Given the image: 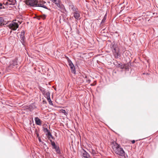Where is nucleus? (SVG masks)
I'll list each match as a JSON object with an SVG mask.
<instances>
[{
	"label": "nucleus",
	"instance_id": "nucleus-1",
	"mask_svg": "<svg viewBox=\"0 0 158 158\" xmlns=\"http://www.w3.org/2000/svg\"><path fill=\"white\" fill-rule=\"evenodd\" d=\"M46 2L43 1L38 0H26L25 4L27 5L31 6H38L48 9L45 5Z\"/></svg>",
	"mask_w": 158,
	"mask_h": 158
},
{
	"label": "nucleus",
	"instance_id": "nucleus-2",
	"mask_svg": "<svg viewBox=\"0 0 158 158\" xmlns=\"http://www.w3.org/2000/svg\"><path fill=\"white\" fill-rule=\"evenodd\" d=\"M112 148L114 151L117 154L123 156L124 155L125 152L120 146L116 143H113Z\"/></svg>",
	"mask_w": 158,
	"mask_h": 158
},
{
	"label": "nucleus",
	"instance_id": "nucleus-3",
	"mask_svg": "<svg viewBox=\"0 0 158 158\" xmlns=\"http://www.w3.org/2000/svg\"><path fill=\"white\" fill-rule=\"evenodd\" d=\"M112 52L115 58H118L120 55L119 52L120 50L118 46L116 45L113 44L112 45Z\"/></svg>",
	"mask_w": 158,
	"mask_h": 158
},
{
	"label": "nucleus",
	"instance_id": "nucleus-4",
	"mask_svg": "<svg viewBox=\"0 0 158 158\" xmlns=\"http://www.w3.org/2000/svg\"><path fill=\"white\" fill-rule=\"evenodd\" d=\"M17 62L14 60H12L10 61L8 65L6 67V69L7 71L12 70L17 67Z\"/></svg>",
	"mask_w": 158,
	"mask_h": 158
},
{
	"label": "nucleus",
	"instance_id": "nucleus-5",
	"mask_svg": "<svg viewBox=\"0 0 158 158\" xmlns=\"http://www.w3.org/2000/svg\"><path fill=\"white\" fill-rule=\"evenodd\" d=\"M19 27V25L16 22L13 21L9 25V27L12 30L15 31Z\"/></svg>",
	"mask_w": 158,
	"mask_h": 158
},
{
	"label": "nucleus",
	"instance_id": "nucleus-6",
	"mask_svg": "<svg viewBox=\"0 0 158 158\" xmlns=\"http://www.w3.org/2000/svg\"><path fill=\"white\" fill-rule=\"evenodd\" d=\"M53 2L55 3L56 5L61 10H63L64 8V6L62 4L60 0H55Z\"/></svg>",
	"mask_w": 158,
	"mask_h": 158
},
{
	"label": "nucleus",
	"instance_id": "nucleus-7",
	"mask_svg": "<svg viewBox=\"0 0 158 158\" xmlns=\"http://www.w3.org/2000/svg\"><path fill=\"white\" fill-rule=\"evenodd\" d=\"M25 31H24L23 30L20 35V41L22 43V44L25 46Z\"/></svg>",
	"mask_w": 158,
	"mask_h": 158
},
{
	"label": "nucleus",
	"instance_id": "nucleus-8",
	"mask_svg": "<svg viewBox=\"0 0 158 158\" xmlns=\"http://www.w3.org/2000/svg\"><path fill=\"white\" fill-rule=\"evenodd\" d=\"M88 150L91 153L92 156H96L97 154V152L96 148L94 147H89Z\"/></svg>",
	"mask_w": 158,
	"mask_h": 158
},
{
	"label": "nucleus",
	"instance_id": "nucleus-9",
	"mask_svg": "<svg viewBox=\"0 0 158 158\" xmlns=\"http://www.w3.org/2000/svg\"><path fill=\"white\" fill-rule=\"evenodd\" d=\"M68 62L69 63V64L70 66V68L71 69V71L72 73H74L75 72V69L74 67V66L73 64L71 61L70 60H68Z\"/></svg>",
	"mask_w": 158,
	"mask_h": 158
},
{
	"label": "nucleus",
	"instance_id": "nucleus-10",
	"mask_svg": "<svg viewBox=\"0 0 158 158\" xmlns=\"http://www.w3.org/2000/svg\"><path fill=\"white\" fill-rule=\"evenodd\" d=\"M73 15L74 17L76 19L78 20L80 19V12L78 10L73 13Z\"/></svg>",
	"mask_w": 158,
	"mask_h": 158
},
{
	"label": "nucleus",
	"instance_id": "nucleus-11",
	"mask_svg": "<svg viewBox=\"0 0 158 158\" xmlns=\"http://www.w3.org/2000/svg\"><path fill=\"white\" fill-rule=\"evenodd\" d=\"M82 156L84 158H91L89 154L85 150H83L81 152Z\"/></svg>",
	"mask_w": 158,
	"mask_h": 158
},
{
	"label": "nucleus",
	"instance_id": "nucleus-12",
	"mask_svg": "<svg viewBox=\"0 0 158 158\" xmlns=\"http://www.w3.org/2000/svg\"><path fill=\"white\" fill-rule=\"evenodd\" d=\"M69 8L70 10H72V13L78 10L77 8L75 6L73 5H69Z\"/></svg>",
	"mask_w": 158,
	"mask_h": 158
},
{
	"label": "nucleus",
	"instance_id": "nucleus-13",
	"mask_svg": "<svg viewBox=\"0 0 158 158\" xmlns=\"http://www.w3.org/2000/svg\"><path fill=\"white\" fill-rule=\"evenodd\" d=\"M69 8L70 10H72V13L78 10L77 8L75 6L73 5H69Z\"/></svg>",
	"mask_w": 158,
	"mask_h": 158
},
{
	"label": "nucleus",
	"instance_id": "nucleus-14",
	"mask_svg": "<svg viewBox=\"0 0 158 158\" xmlns=\"http://www.w3.org/2000/svg\"><path fill=\"white\" fill-rule=\"evenodd\" d=\"M0 61L2 63L5 64L7 62V60L6 57H2L0 58Z\"/></svg>",
	"mask_w": 158,
	"mask_h": 158
},
{
	"label": "nucleus",
	"instance_id": "nucleus-15",
	"mask_svg": "<svg viewBox=\"0 0 158 158\" xmlns=\"http://www.w3.org/2000/svg\"><path fill=\"white\" fill-rule=\"evenodd\" d=\"M35 123L38 125H40L41 124V122L40 120L37 117L35 118Z\"/></svg>",
	"mask_w": 158,
	"mask_h": 158
},
{
	"label": "nucleus",
	"instance_id": "nucleus-16",
	"mask_svg": "<svg viewBox=\"0 0 158 158\" xmlns=\"http://www.w3.org/2000/svg\"><path fill=\"white\" fill-rule=\"evenodd\" d=\"M53 148L55 149L57 153L58 154H60V150L58 146L55 145V146L53 147Z\"/></svg>",
	"mask_w": 158,
	"mask_h": 158
},
{
	"label": "nucleus",
	"instance_id": "nucleus-17",
	"mask_svg": "<svg viewBox=\"0 0 158 158\" xmlns=\"http://www.w3.org/2000/svg\"><path fill=\"white\" fill-rule=\"evenodd\" d=\"M4 19L2 17H0V26H1L3 23Z\"/></svg>",
	"mask_w": 158,
	"mask_h": 158
},
{
	"label": "nucleus",
	"instance_id": "nucleus-18",
	"mask_svg": "<svg viewBox=\"0 0 158 158\" xmlns=\"http://www.w3.org/2000/svg\"><path fill=\"white\" fill-rule=\"evenodd\" d=\"M50 94L49 92H47L46 93V96H45L47 99L50 98Z\"/></svg>",
	"mask_w": 158,
	"mask_h": 158
},
{
	"label": "nucleus",
	"instance_id": "nucleus-19",
	"mask_svg": "<svg viewBox=\"0 0 158 158\" xmlns=\"http://www.w3.org/2000/svg\"><path fill=\"white\" fill-rule=\"evenodd\" d=\"M106 15H105L104 16L103 19H102V22H101V24H102L103 23H104L105 21V20H106Z\"/></svg>",
	"mask_w": 158,
	"mask_h": 158
},
{
	"label": "nucleus",
	"instance_id": "nucleus-20",
	"mask_svg": "<svg viewBox=\"0 0 158 158\" xmlns=\"http://www.w3.org/2000/svg\"><path fill=\"white\" fill-rule=\"evenodd\" d=\"M50 141L51 143V145L52 147L53 146H55L56 145L54 141H52V140H50Z\"/></svg>",
	"mask_w": 158,
	"mask_h": 158
},
{
	"label": "nucleus",
	"instance_id": "nucleus-21",
	"mask_svg": "<svg viewBox=\"0 0 158 158\" xmlns=\"http://www.w3.org/2000/svg\"><path fill=\"white\" fill-rule=\"evenodd\" d=\"M47 99L48 101L49 102V104L50 105H52L53 104L52 103V102L51 101L50 98Z\"/></svg>",
	"mask_w": 158,
	"mask_h": 158
},
{
	"label": "nucleus",
	"instance_id": "nucleus-22",
	"mask_svg": "<svg viewBox=\"0 0 158 158\" xmlns=\"http://www.w3.org/2000/svg\"><path fill=\"white\" fill-rule=\"evenodd\" d=\"M47 99L48 101L49 102V104L50 105H52L53 104L52 103V102L51 101L50 98Z\"/></svg>",
	"mask_w": 158,
	"mask_h": 158
},
{
	"label": "nucleus",
	"instance_id": "nucleus-23",
	"mask_svg": "<svg viewBox=\"0 0 158 158\" xmlns=\"http://www.w3.org/2000/svg\"><path fill=\"white\" fill-rule=\"evenodd\" d=\"M38 139H39V140L40 142V143H42L43 145H46L45 143H44V142H42L41 140V138H40V137H39L38 138Z\"/></svg>",
	"mask_w": 158,
	"mask_h": 158
},
{
	"label": "nucleus",
	"instance_id": "nucleus-24",
	"mask_svg": "<svg viewBox=\"0 0 158 158\" xmlns=\"http://www.w3.org/2000/svg\"><path fill=\"white\" fill-rule=\"evenodd\" d=\"M46 15H42L41 16V18L43 19H44L46 18Z\"/></svg>",
	"mask_w": 158,
	"mask_h": 158
},
{
	"label": "nucleus",
	"instance_id": "nucleus-25",
	"mask_svg": "<svg viewBox=\"0 0 158 158\" xmlns=\"http://www.w3.org/2000/svg\"><path fill=\"white\" fill-rule=\"evenodd\" d=\"M119 67H120V68L123 69L124 68V66L122 64V63L119 64Z\"/></svg>",
	"mask_w": 158,
	"mask_h": 158
},
{
	"label": "nucleus",
	"instance_id": "nucleus-26",
	"mask_svg": "<svg viewBox=\"0 0 158 158\" xmlns=\"http://www.w3.org/2000/svg\"><path fill=\"white\" fill-rule=\"evenodd\" d=\"M43 130L45 132H47L49 131L46 128H44Z\"/></svg>",
	"mask_w": 158,
	"mask_h": 158
},
{
	"label": "nucleus",
	"instance_id": "nucleus-27",
	"mask_svg": "<svg viewBox=\"0 0 158 158\" xmlns=\"http://www.w3.org/2000/svg\"><path fill=\"white\" fill-rule=\"evenodd\" d=\"M86 78H87V76H86L85 78V79L86 81H87V82L88 83H89L91 81L89 79H88V80H87L86 79Z\"/></svg>",
	"mask_w": 158,
	"mask_h": 158
},
{
	"label": "nucleus",
	"instance_id": "nucleus-28",
	"mask_svg": "<svg viewBox=\"0 0 158 158\" xmlns=\"http://www.w3.org/2000/svg\"><path fill=\"white\" fill-rule=\"evenodd\" d=\"M47 132V135L48 136H52V134L49 131H48Z\"/></svg>",
	"mask_w": 158,
	"mask_h": 158
},
{
	"label": "nucleus",
	"instance_id": "nucleus-29",
	"mask_svg": "<svg viewBox=\"0 0 158 158\" xmlns=\"http://www.w3.org/2000/svg\"><path fill=\"white\" fill-rule=\"evenodd\" d=\"M3 8V6H2V5L1 3H0V9Z\"/></svg>",
	"mask_w": 158,
	"mask_h": 158
},
{
	"label": "nucleus",
	"instance_id": "nucleus-30",
	"mask_svg": "<svg viewBox=\"0 0 158 158\" xmlns=\"http://www.w3.org/2000/svg\"><path fill=\"white\" fill-rule=\"evenodd\" d=\"M61 112L62 113H66V111L62 109Z\"/></svg>",
	"mask_w": 158,
	"mask_h": 158
},
{
	"label": "nucleus",
	"instance_id": "nucleus-31",
	"mask_svg": "<svg viewBox=\"0 0 158 158\" xmlns=\"http://www.w3.org/2000/svg\"><path fill=\"white\" fill-rule=\"evenodd\" d=\"M131 142L132 143H134L135 142V140H133Z\"/></svg>",
	"mask_w": 158,
	"mask_h": 158
},
{
	"label": "nucleus",
	"instance_id": "nucleus-32",
	"mask_svg": "<svg viewBox=\"0 0 158 158\" xmlns=\"http://www.w3.org/2000/svg\"><path fill=\"white\" fill-rule=\"evenodd\" d=\"M153 15H157V13H153Z\"/></svg>",
	"mask_w": 158,
	"mask_h": 158
},
{
	"label": "nucleus",
	"instance_id": "nucleus-33",
	"mask_svg": "<svg viewBox=\"0 0 158 158\" xmlns=\"http://www.w3.org/2000/svg\"><path fill=\"white\" fill-rule=\"evenodd\" d=\"M9 4H10V5L14 4H13V3H11V2L9 3Z\"/></svg>",
	"mask_w": 158,
	"mask_h": 158
},
{
	"label": "nucleus",
	"instance_id": "nucleus-34",
	"mask_svg": "<svg viewBox=\"0 0 158 158\" xmlns=\"http://www.w3.org/2000/svg\"><path fill=\"white\" fill-rule=\"evenodd\" d=\"M52 2H53L55 0H50Z\"/></svg>",
	"mask_w": 158,
	"mask_h": 158
},
{
	"label": "nucleus",
	"instance_id": "nucleus-35",
	"mask_svg": "<svg viewBox=\"0 0 158 158\" xmlns=\"http://www.w3.org/2000/svg\"><path fill=\"white\" fill-rule=\"evenodd\" d=\"M51 136L52 139H54V137L53 136H52H52Z\"/></svg>",
	"mask_w": 158,
	"mask_h": 158
},
{
	"label": "nucleus",
	"instance_id": "nucleus-36",
	"mask_svg": "<svg viewBox=\"0 0 158 158\" xmlns=\"http://www.w3.org/2000/svg\"><path fill=\"white\" fill-rule=\"evenodd\" d=\"M37 136L38 137V136H39V135L38 134H37Z\"/></svg>",
	"mask_w": 158,
	"mask_h": 158
}]
</instances>
